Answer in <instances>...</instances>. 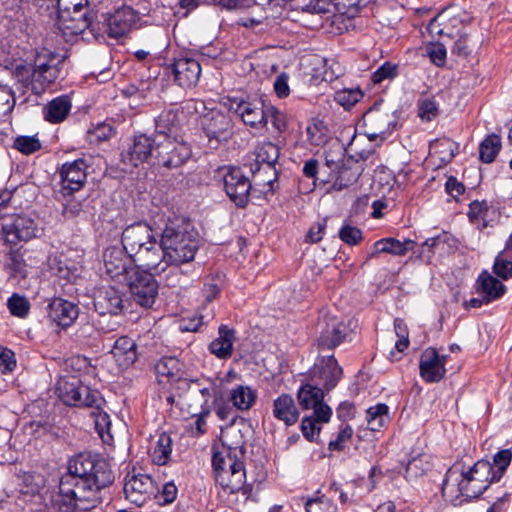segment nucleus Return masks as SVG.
<instances>
[{
	"label": "nucleus",
	"mask_w": 512,
	"mask_h": 512,
	"mask_svg": "<svg viewBox=\"0 0 512 512\" xmlns=\"http://www.w3.org/2000/svg\"><path fill=\"white\" fill-rule=\"evenodd\" d=\"M510 450H501L493 462L479 460L472 466L454 463L447 471L442 486L443 495L450 501H468L479 497L492 482L499 481L511 463Z\"/></svg>",
	"instance_id": "obj_1"
},
{
	"label": "nucleus",
	"mask_w": 512,
	"mask_h": 512,
	"mask_svg": "<svg viewBox=\"0 0 512 512\" xmlns=\"http://www.w3.org/2000/svg\"><path fill=\"white\" fill-rule=\"evenodd\" d=\"M64 61V55L42 49L36 53L33 65L17 63L13 68V76L24 88L34 94H41L60 77Z\"/></svg>",
	"instance_id": "obj_2"
},
{
	"label": "nucleus",
	"mask_w": 512,
	"mask_h": 512,
	"mask_svg": "<svg viewBox=\"0 0 512 512\" xmlns=\"http://www.w3.org/2000/svg\"><path fill=\"white\" fill-rule=\"evenodd\" d=\"M108 485H98L90 478L62 476L59 492L53 499L55 512H83L94 508L101 502L100 492Z\"/></svg>",
	"instance_id": "obj_3"
},
{
	"label": "nucleus",
	"mask_w": 512,
	"mask_h": 512,
	"mask_svg": "<svg viewBox=\"0 0 512 512\" xmlns=\"http://www.w3.org/2000/svg\"><path fill=\"white\" fill-rule=\"evenodd\" d=\"M244 452L242 445L228 446L222 444L221 448L213 453L212 467L216 484L226 494L243 495L249 493L246 483V470L244 467Z\"/></svg>",
	"instance_id": "obj_4"
},
{
	"label": "nucleus",
	"mask_w": 512,
	"mask_h": 512,
	"mask_svg": "<svg viewBox=\"0 0 512 512\" xmlns=\"http://www.w3.org/2000/svg\"><path fill=\"white\" fill-rule=\"evenodd\" d=\"M161 254L154 270L160 274L171 266H179L194 260L199 242L194 232L180 226H166L159 241Z\"/></svg>",
	"instance_id": "obj_5"
},
{
	"label": "nucleus",
	"mask_w": 512,
	"mask_h": 512,
	"mask_svg": "<svg viewBox=\"0 0 512 512\" xmlns=\"http://www.w3.org/2000/svg\"><path fill=\"white\" fill-rule=\"evenodd\" d=\"M122 245L137 267L154 272L161 251L149 224L137 222L127 226L122 232Z\"/></svg>",
	"instance_id": "obj_6"
},
{
	"label": "nucleus",
	"mask_w": 512,
	"mask_h": 512,
	"mask_svg": "<svg viewBox=\"0 0 512 512\" xmlns=\"http://www.w3.org/2000/svg\"><path fill=\"white\" fill-rule=\"evenodd\" d=\"M63 476H75V478H90L98 485H110L114 481V475L109 463L98 455L79 453L68 461L67 473Z\"/></svg>",
	"instance_id": "obj_7"
},
{
	"label": "nucleus",
	"mask_w": 512,
	"mask_h": 512,
	"mask_svg": "<svg viewBox=\"0 0 512 512\" xmlns=\"http://www.w3.org/2000/svg\"><path fill=\"white\" fill-rule=\"evenodd\" d=\"M58 398L68 406L93 407L100 401L98 392L82 385L76 377H61L56 384Z\"/></svg>",
	"instance_id": "obj_8"
},
{
	"label": "nucleus",
	"mask_w": 512,
	"mask_h": 512,
	"mask_svg": "<svg viewBox=\"0 0 512 512\" xmlns=\"http://www.w3.org/2000/svg\"><path fill=\"white\" fill-rule=\"evenodd\" d=\"M153 274L155 273L139 271L137 268L125 282L134 301L142 307H151L158 295V284Z\"/></svg>",
	"instance_id": "obj_9"
},
{
	"label": "nucleus",
	"mask_w": 512,
	"mask_h": 512,
	"mask_svg": "<svg viewBox=\"0 0 512 512\" xmlns=\"http://www.w3.org/2000/svg\"><path fill=\"white\" fill-rule=\"evenodd\" d=\"M154 152L157 163L167 168H177L191 156L190 146L179 138L157 139Z\"/></svg>",
	"instance_id": "obj_10"
},
{
	"label": "nucleus",
	"mask_w": 512,
	"mask_h": 512,
	"mask_svg": "<svg viewBox=\"0 0 512 512\" xmlns=\"http://www.w3.org/2000/svg\"><path fill=\"white\" fill-rule=\"evenodd\" d=\"M201 125L210 145L214 147L222 141H227L233 134L231 118L219 110L211 109L205 113Z\"/></svg>",
	"instance_id": "obj_11"
},
{
	"label": "nucleus",
	"mask_w": 512,
	"mask_h": 512,
	"mask_svg": "<svg viewBox=\"0 0 512 512\" xmlns=\"http://www.w3.org/2000/svg\"><path fill=\"white\" fill-rule=\"evenodd\" d=\"M133 264H135L133 259L121 247L112 246L104 251V273L111 279L126 282L127 278L137 269Z\"/></svg>",
	"instance_id": "obj_12"
},
{
	"label": "nucleus",
	"mask_w": 512,
	"mask_h": 512,
	"mask_svg": "<svg viewBox=\"0 0 512 512\" xmlns=\"http://www.w3.org/2000/svg\"><path fill=\"white\" fill-rule=\"evenodd\" d=\"M41 231L31 217L18 215L11 222L2 225L0 235L6 243L17 245L21 241H29L38 237Z\"/></svg>",
	"instance_id": "obj_13"
},
{
	"label": "nucleus",
	"mask_w": 512,
	"mask_h": 512,
	"mask_svg": "<svg viewBox=\"0 0 512 512\" xmlns=\"http://www.w3.org/2000/svg\"><path fill=\"white\" fill-rule=\"evenodd\" d=\"M139 14L130 6H122L105 16L106 32L111 38H121L134 29Z\"/></svg>",
	"instance_id": "obj_14"
},
{
	"label": "nucleus",
	"mask_w": 512,
	"mask_h": 512,
	"mask_svg": "<svg viewBox=\"0 0 512 512\" xmlns=\"http://www.w3.org/2000/svg\"><path fill=\"white\" fill-rule=\"evenodd\" d=\"M228 197L239 207H244L249 198L251 183L239 168L228 167L223 176Z\"/></svg>",
	"instance_id": "obj_15"
},
{
	"label": "nucleus",
	"mask_w": 512,
	"mask_h": 512,
	"mask_svg": "<svg viewBox=\"0 0 512 512\" xmlns=\"http://www.w3.org/2000/svg\"><path fill=\"white\" fill-rule=\"evenodd\" d=\"M364 133L370 140L384 137L390 132L391 120L387 109L376 104L368 109L362 117Z\"/></svg>",
	"instance_id": "obj_16"
},
{
	"label": "nucleus",
	"mask_w": 512,
	"mask_h": 512,
	"mask_svg": "<svg viewBox=\"0 0 512 512\" xmlns=\"http://www.w3.org/2000/svg\"><path fill=\"white\" fill-rule=\"evenodd\" d=\"M157 139L141 134L135 136L127 153L122 154L123 170L128 171L146 162L154 152Z\"/></svg>",
	"instance_id": "obj_17"
},
{
	"label": "nucleus",
	"mask_w": 512,
	"mask_h": 512,
	"mask_svg": "<svg viewBox=\"0 0 512 512\" xmlns=\"http://www.w3.org/2000/svg\"><path fill=\"white\" fill-rule=\"evenodd\" d=\"M124 494L128 501L141 506L156 490L154 480L146 474L128 476L124 484Z\"/></svg>",
	"instance_id": "obj_18"
},
{
	"label": "nucleus",
	"mask_w": 512,
	"mask_h": 512,
	"mask_svg": "<svg viewBox=\"0 0 512 512\" xmlns=\"http://www.w3.org/2000/svg\"><path fill=\"white\" fill-rule=\"evenodd\" d=\"M319 345L328 349H332L339 345L348 333L347 324L338 316L325 315L320 323Z\"/></svg>",
	"instance_id": "obj_19"
},
{
	"label": "nucleus",
	"mask_w": 512,
	"mask_h": 512,
	"mask_svg": "<svg viewBox=\"0 0 512 512\" xmlns=\"http://www.w3.org/2000/svg\"><path fill=\"white\" fill-rule=\"evenodd\" d=\"M298 400L302 408L313 409L319 421L328 422L332 415L331 408L323 403V391L317 386L306 384L298 392Z\"/></svg>",
	"instance_id": "obj_20"
},
{
	"label": "nucleus",
	"mask_w": 512,
	"mask_h": 512,
	"mask_svg": "<svg viewBox=\"0 0 512 512\" xmlns=\"http://www.w3.org/2000/svg\"><path fill=\"white\" fill-rule=\"evenodd\" d=\"M127 303L128 300L124 297V294L114 286L101 288L94 300V306L102 316L122 314Z\"/></svg>",
	"instance_id": "obj_21"
},
{
	"label": "nucleus",
	"mask_w": 512,
	"mask_h": 512,
	"mask_svg": "<svg viewBox=\"0 0 512 512\" xmlns=\"http://www.w3.org/2000/svg\"><path fill=\"white\" fill-rule=\"evenodd\" d=\"M447 356L440 355L435 348H427L420 358V375L426 382H438L446 374Z\"/></svg>",
	"instance_id": "obj_22"
},
{
	"label": "nucleus",
	"mask_w": 512,
	"mask_h": 512,
	"mask_svg": "<svg viewBox=\"0 0 512 512\" xmlns=\"http://www.w3.org/2000/svg\"><path fill=\"white\" fill-rule=\"evenodd\" d=\"M267 105L261 101L240 100L234 101L231 109L237 114L245 125L262 129L265 127V111Z\"/></svg>",
	"instance_id": "obj_23"
},
{
	"label": "nucleus",
	"mask_w": 512,
	"mask_h": 512,
	"mask_svg": "<svg viewBox=\"0 0 512 512\" xmlns=\"http://www.w3.org/2000/svg\"><path fill=\"white\" fill-rule=\"evenodd\" d=\"M157 379L161 384H178L179 387H188L184 378L183 364L175 357H163L155 365Z\"/></svg>",
	"instance_id": "obj_24"
},
{
	"label": "nucleus",
	"mask_w": 512,
	"mask_h": 512,
	"mask_svg": "<svg viewBox=\"0 0 512 512\" xmlns=\"http://www.w3.org/2000/svg\"><path fill=\"white\" fill-rule=\"evenodd\" d=\"M87 167L84 159L64 163L60 169L62 189L70 193L80 190L87 179Z\"/></svg>",
	"instance_id": "obj_25"
},
{
	"label": "nucleus",
	"mask_w": 512,
	"mask_h": 512,
	"mask_svg": "<svg viewBox=\"0 0 512 512\" xmlns=\"http://www.w3.org/2000/svg\"><path fill=\"white\" fill-rule=\"evenodd\" d=\"M67 21L62 18H57V29L64 37H72L84 32L90 27L92 17L90 15L89 7L86 9H76L69 13Z\"/></svg>",
	"instance_id": "obj_26"
},
{
	"label": "nucleus",
	"mask_w": 512,
	"mask_h": 512,
	"mask_svg": "<svg viewBox=\"0 0 512 512\" xmlns=\"http://www.w3.org/2000/svg\"><path fill=\"white\" fill-rule=\"evenodd\" d=\"M313 378L327 390L334 388L342 376V368L333 356L322 357L313 368Z\"/></svg>",
	"instance_id": "obj_27"
},
{
	"label": "nucleus",
	"mask_w": 512,
	"mask_h": 512,
	"mask_svg": "<svg viewBox=\"0 0 512 512\" xmlns=\"http://www.w3.org/2000/svg\"><path fill=\"white\" fill-rule=\"evenodd\" d=\"M47 313L53 323L65 328L78 317V307L65 299L54 298L48 305Z\"/></svg>",
	"instance_id": "obj_28"
},
{
	"label": "nucleus",
	"mask_w": 512,
	"mask_h": 512,
	"mask_svg": "<svg viewBox=\"0 0 512 512\" xmlns=\"http://www.w3.org/2000/svg\"><path fill=\"white\" fill-rule=\"evenodd\" d=\"M173 72L175 80L180 86L190 88L197 84L201 74V66L195 59L180 58L174 62Z\"/></svg>",
	"instance_id": "obj_29"
},
{
	"label": "nucleus",
	"mask_w": 512,
	"mask_h": 512,
	"mask_svg": "<svg viewBox=\"0 0 512 512\" xmlns=\"http://www.w3.org/2000/svg\"><path fill=\"white\" fill-rule=\"evenodd\" d=\"M111 354L120 368H128L137 359L136 342L127 336H122L115 341Z\"/></svg>",
	"instance_id": "obj_30"
},
{
	"label": "nucleus",
	"mask_w": 512,
	"mask_h": 512,
	"mask_svg": "<svg viewBox=\"0 0 512 512\" xmlns=\"http://www.w3.org/2000/svg\"><path fill=\"white\" fill-rule=\"evenodd\" d=\"M179 113L174 110L163 111L155 120L156 139L179 138Z\"/></svg>",
	"instance_id": "obj_31"
},
{
	"label": "nucleus",
	"mask_w": 512,
	"mask_h": 512,
	"mask_svg": "<svg viewBox=\"0 0 512 512\" xmlns=\"http://www.w3.org/2000/svg\"><path fill=\"white\" fill-rule=\"evenodd\" d=\"M273 416L287 426L294 425L299 418V411L294 399L289 394H281L273 402Z\"/></svg>",
	"instance_id": "obj_32"
},
{
	"label": "nucleus",
	"mask_w": 512,
	"mask_h": 512,
	"mask_svg": "<svg viewBox=\"0 0 512 512\" xmlns=\"http://www.w3.org/2000/svg\"><path fill=\"white\" fill-rule=\"evenodd\" d=\"M234 341V330L222 325L219 327V337L214 339L209 345L210 352L220 359L228 358L232 354Z\"/></svg>",
	"instance_id": "obj_33"
},
{
	"label": "nucleus",
	"mask_w": 512,
	"mask_h": 512,
	"mask_svg": "<svg viewBox=\"0 0 512 512\" xmlns=\"http://www.w3.org/2000/svg\"><path fill=\"white\" fill-rule=\"evenodd\" d=\"M71 107V100L68 96L56 97L44 107V118L50 123H60L67 117Z\"/></svg>",
	"instance_id": "obj_34"
},
{
	"label": "nucleus",
	"mask_w": 512,
	"mask_h": 512,
	"mask_svg": "<svg viewBox=\"0 0 512 512\" xmlns=\"http://www.w3.org/2000/svg\"><path fill=\"white\" fill-rule=\"evenodd\" d=\"M478 292L484 295L486 302H491L501 297L505 292V286L487 272H483L477 281Z\"/></svg>",
	"instance_id": "obj_35"
},
{
	"label": "nucleus",
	"mask_w": 512,
	"mask_h": 512,
	"mask_svg": "<svg viewBox=\"0 0 512 512\" xmlns=\"http://www.w3.org/2000/svg\"><path fill=\"white\" fill-rule=\"evenodd\" d=\"M449 22H459V19L452 15L450 11L443 10L437 14L428 24L427 30L432 36H453Z\"/></svg>",
	"instance_id": "obj_36"
},
{
	"label": "nucleus",
	"mask_w": 512,
	"mask_h": 512,
	"mask_svg": "<svg viewBox=\"0 0 512 512\" xmlns=\"http://www.w3.org/2000/svg\"><path fill=\"white\" fill-rule=\"evenodd\" d=\"M415 242L405 240L400 242L394 238H385L377 241L374 245L376 253H389L396 256L405 255L408 251L413 250Z\"/></svg>",
	"instance_id": "obj_37"
},
{
	"label": "nucleus",
	"mask_w": 512,
	"mask_h": 512,
	"mask_svg": "<svg viewBox=\"0 0 512 512\" xmlns=\"http://www.w3.org/2000/svg\"><path fill=\"white\" fill-rule=\"evenodd\" d=\"M256 392L249 386L238 385L230 392V401L239 410H248L256 401Z\"/></svg>",
	"instance_id": "obj_38"
},
{
	"label": "nucleus",
	"mask_w": 512,
	"mask_h": 512,
	"mask_svg": "<svg viewBox=\"0 0 512 512\" xmlns=\"http://www.w3.org/2000/svg\"><path fill=\"white\" fill-rule=\"evenodd\" d=\"M172 451V440L166 433L158 436L156 443L151 448V459L157 465H165Z\"/></svg>",
	"instance_id": "obj_39"
},
{
	"label": "nucleus",
	"mask_w": 512,
	"mask_h": 512,
	"mask_svg": "<svg viewBox=\"0 0 512 512\" xmlns=\"http://www.w3.org/2000/svg\"><path fill=\"white\" fill-rule=\"evenodd\" d=\"M90 416L94 420L95 429L103 442L108 443L112 440L110 432L111 421L109 415L99 408L98 401L94 404Z\"/></svg>",
	"instance_id": "obj_40"
},
{
	"label": "nucleus",
	"mask_w": 512,
	"mask_h": 512,
	"mask_svg": "<svg viewBox=\"0 0 512 512\" xmlns=\"http://www.w3.org/2000/svg\"><path fill=\"white\" fill-rule=\"evenodd\" d=\"M359 171L357 168L348 167L345 164L341 166L336 175L333 176L332 187L335 190H342L353 185L359 178Z\"/></svg>",
	"instance_id": "obj_41"
},
{
	"label": "nucleus",
	"mask_w": 512,
	"mask_h": 512,
	"mask_svg": "<svg viewBox=\"0 0 512 512\" xmlns=\"http://www.w3.org/2000/svg\"><path fill=\"white\" fill-rule=\"evenodd\" d=\"M501 149V140L497 135H490L485 138L479 147V155L481 161L491 163Z\"/></svg>",
	"instance_id": "obj_42"
},
{
	"label": "nucleus",
	"mask_w": 512,
	"mask_h": 512,
	"mask_svg": "<svg viewBox=\"0 0 512 512\" xmlns=\"http://www.w3.org/2000/svg\"><path fill=\"white\" fill-rule=\"evenodd\" d=\"M388 419V406L378 404L370 407L366 412V420L370 430L378 431L384 426Z\"/></svg>",
	"instance_id": "obj_43"
},
{
	"label": "nucleus",
	"mask_w": 512,
	"mask_h": 512,
	"mask_svg": "<svg viewBox=\"0 0 512 512\" xmlns=\"http://www.w3.org/2000/svg\"><path fill=\"white\" fill-rule=\"evenodd\" d=\"M7 307L13 316L18 318H26L29 314L31 305L25 296L14 293L8 299Z\"/></svg>",
	"instance_id": "obj_44"
},
{
	"label": "nucleus",
	"mask_w": 512,
	"mask_h": 512,
	"mask_svg": "<svg viewBox=\"0 0 512 512\" xmlns=\"http://www.w3.org/2000/svg\"><path fill=\"white\" fill-rule=\"evenodd\" d=\"M279 157V148L272 142H264L256 149V160L259 163L268 165V168L277 161Z\"/></svg>",
	"instance_id": "obj_45"
},
{
	"label": "nucleus",
	"mask_w": 512,
	"mask_h": 512,
	"mask_svg": "<svg viewBox=\"0 0 512 512\" xmlns=\"http://www.w3.org/2000/svg\"><path fill=\"white\" fill-rule=\"evenodd\" d=\"M268 123H271L276 132L281 133L286 129L287 126L286 115L279 111L276 107L267 105L265 111V127Z\"/></svg>",
	"instance_id": "obj_46"
},
{
	"label": "nucleus",
	"mask_w": 512,
	"mask_h": 512,
	"mask_svg": "<svg viewBox=\"0 0 512 512\" xmlns=\"http://www.w3.org/2000/svg\"><path fill=\"white\" fill-rule=\"evenodd\" d=\"M15 103L16 99L13 90L6 85H0V119L10 114Z\"/></svg>",
	"instance_id": "obj_47"
},
{
	"label": "nucleus",
	"mask_w": 512,
	"mask_h": 512,
	"mask_svg": "<svg viewBox=\"0 0 512 512\" xmlns=\"http://www.w3.org/2000/svg\"><path fill=\"white\" fill-rule=\"evenodd\" d=\"M362 97L363 94L359 89H344L336 93L335 101L345 109H350Z\"/></svg>",
	"instance_id": "obj_48"
},
{
	"label": "nucleus",
	"mask_w": 512,
	"mask_h": 512,
	"mask_svg": "<svg viewBox=\"0 0 512 512\" xmlns=\"http://www.w3.org/2000/svg\"><path fill=\"white\" fill-rule=\"evenodd\" d=\"M55 0H52L54 3ZM58 8V17L67 21L69 13L76 9H86L88 7V0H56Z\"/></svg>",
	"instance_id": "obj_49"
},
{
	"label": "nucleus",
	"mask_w": 512,
	"mask_h": 512,
	"mask_svg": "<svg viewBox=\"0 0 512 512\" xmlns=\"http://www.w3.org/2000/svg\"><path fill=\"white\" fill-rule=\"evenodd\" d=\"M14 147L23 154H32L41 148L39 140L34 136H18Z\"/></svg>",
	"instance_id": "obj_50"
},
{
	"label": "nucleus",
	"mask_w": 512,
	"mask_h": 512,
	"mask_svg": "<svg viewBox=\"0 0 512 512\" xmlns=\"http://www.w3.org/2000/svg\"><path fill=\"white\" fill-rule=\"evenodd\" d=\"M493 269L497 276L505 280L508 279L512 276V257H507V253H499Z\"/></svg>",
	"instance_id": "obj_51"
},
{
	"label": "nucleus",
	"mask_w": 512,
	"mask_h": 512,
	"mask_svg": "<svg viewBox=\"0 0 512 512\" xmlns=\"http://www.w3.org/2000/svg\"><path fill=\"white\" fill-rule=\"evenodd\" d=\"M305 508L307 512H336L337 507L330 499L321 496L315 499H310L306 502Z\"/></svg>",
	"instance_id": "obj_52"
},
{
	"label": "nucleus",
	"mask_w": 512,
	"mask_h": 512,
	"mask_svg": "<svg viewBox=\"0 0 512 512\" xmlns=\"http://www.w3.org/2000/svg\"><path fill=\"white\" fill-rule=\"evenodd\" d=\"M6 268L13 274V275H21L24 276L26 272V263L23 258V255L19 253L18 251H11L8 254L7 262H6Z\"/></svg>",
	"instance_id": "obj_53"
},
{
	"label": "nucleus",
	"mask_w": 512,
	"mask_h": 512,
	"mask_svg": "<svg viewBox=\"0 0 512 512\" xmlns=\"http://www.w3.org/2000/svg\"><path fill=\"white\" fill-rule=\"evenodd\" d=\"M317 423L323 422L319 421L314 414L303 418L301 431L307 440L313 441L314 437L319 434L321 427Z\"/></svg>",
	"instance_id": "obj_54"
},
{
	"label": "nucleus",
	"mask_w": 512,
	"mask_h": 512,
	"mask_svg": "<svg viewBox=\"0 0 512 512\" xmlns=\"http://www.w3.org/2000/svg\"><path fill=\"white\" fill-rule=\"evenodd\" d=\"M397 75V65L391 62L382 64L371 76L374 83H381L386 79H392Z\"/></svg>",
	"instance_id": "obj_55"
},
{
	"label": "nucleus",
	"mask_w": 512,
	"mask_h": 512,
	"mask_svg": "<svg viewBox=\"0 0 512 512\" xmlns=\"http://www.w3.org/2000/svg\"><path fill=\"white\" fill-rule=\"evenodd\" d=\"M419 117L424 121H431L438 115V106L434 100L426 98L419 102Z\"/></svg>",
	"instance_id": "obj_56"
},
{
	"label": "nucleus",
	"mask_w": 512,
	"mask_h": 512,
	"mask_svg": "<svg viewBox=\"0 0 512 512\" xmlns=\"http://www.w3.org/2000/svg\"><path fill=\"white\" fill-rule=\"evenodd\" d=\"M306 131L311 144L318 146L326 141L325 127L322 122L309 125Z\"/></svg>",
	"instance_id": "obj_57"
},
{
	"label": "nucleus",
	"mask_w": 512,
	"mask_h": 512,
	"mask_svg": "<svg viewBox=\"0 0 512 512\" xmlns=\"http://www.w3.org/2000/svg\"><path fill=\"white\" fill-rule=\"evenodd\" d=\"M431 61L437 66H443L446 61V48L441 43H430L426 48Z\"/></svg>",
	"instance_id": "obj_58"
},
{
	"label": "nucleus",
	"mask_w": 512,
	"mask_h": 512,
	"mask_svg": "<svg viewBox=\"0 0 512 512\" xmlns=\"http://www.w3.org/2000/svg\"><path fill=\"white\" fill-rule=\"evenodd\" d=\"M344 164V157L342 153H340L338 157H333L330 153H326L325 163L324 166L322 167V170H324L325 168L328 170L327 172L330 177L329 179H327L328 182L332 181L333 176L336 175L338 170Z\"/></svg>",
	"instance_id": "obj_59"
},
{
	"label": "nucleus",
	"mask_w": 512,
	"mask_h": 512,
	"mask_svg": "<svg viewBox=\"0 0 512 512\" xmlns=\"http://www.w3.org/2000/svg\"><path fill=\"white\" fill-rule=\"evenodd\" d=\"M339 237L346 244L355 245L362 239V233L356 227L344 225L339 231Z\"/></svg>",
	"instance_id": "obj_60"
},
{
	"label": "nucleus",
	"mask_w": 512,
	"mask_h": 512,
	"mask_svg": "<svg viewBox=\"0 0 512 512\" xmlns=\"http://www.w3.org/2000/svg\"><path fill=\"white\" fill-rule=\"evenodd\" d=\"M289 76L286 73H281L277 76L274 81L273 87L276 95L280 98H285L290 93V88L288 85Z\"/></svg>",
	"instance_id": "obj_61"
},
{
	"label": "nucleus",
	"mask_w": 512,
	"mask_h": 512,
	"mask_svg": "<svg viewBox=\"0 0 512 512\" xmlns=\"http://www.w3.org/2000/svg\"><path fill=\"white\" fill-rule=\"evenodd\" d=\"M15 365L14 353L9 349L0 347V370L3 373L12 371Z\"/></svg>",
	"instance_id": "obj_62"
},
{
	"label": "nucleus",
	"mask_w": 512,
	"mask_h": 512,
	"mask_svg": "<svg viewBox=\"0 0 512 512\" xmlns=\"http://www.w3.org/2000/svg\"><path fill=\"white\" fill-rule=\"evenodd\" d=\"M353 434L350 426H345L338 434L337 438L329 443L330 450H342L344 443L347 442Z\"/></svg>",
	"instance_id": "obj_63"
},
{
	"label": "nucleus",
	"mask_w": 512,
	"mask_h": 512,
	"mask_svg": "<svg viewBox=\"0 0 512 512\" xmlns=\"http://www.w3.org/2000/svg\"><path fill=\"white\" fill-rule=\"evenodd\" d=\"M425 471L423 460L421 458H413L406 465V477L413 479L422 475Z\"/></svg>",
	"instance_id": "obj_64"
}]
</instances>
